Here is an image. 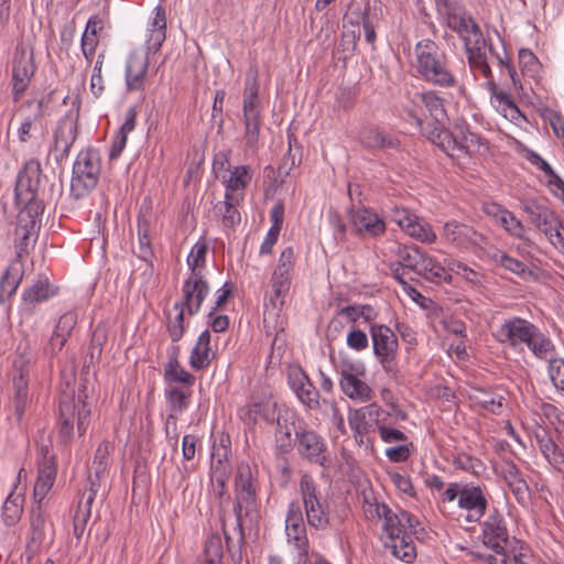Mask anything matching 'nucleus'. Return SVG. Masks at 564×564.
<instances>
[{"label":"nucleus","instance_id":"4c0bfd02","mask_svg":"<svg viewBox=\"0 0 564 564\" xmlns=\"http://www.w3.org/2000/svg\"><path fill=\"white\" fill-rule=\"evenodd\" d=\"M417 275L433 283L451 282V274L434 258L423 254L415 272Z\"/></svg>","mask_w":564,"mask_h":564},{"label":"nucleus","instance_id":"0e129e2a","mask_svg":"<svg viewBox=\"0 0 564 564\" xmlns=\"http://www.w3.org/2000/svg\"><path fill=\"white\" fill-rule=\"evenodd\" d=\"M547 371L553 386L564 395V358L551 359Z\"/></svg>","mask_w":564,"mask_h":564},{"label":"nucleus","instance_id":"f8f14e48","mask_svg":"<svg viewBox=\"0 0 564 564\" xmlns=\"http://www.w3.org/2000/svg\"><path fill=\"white\" fill-rule=\"evenodd\" d=\"M236 505L234 507L238 522L242 516L256 510L257 480L251 466L245 462L237 465L235 473Z\"/></svg>","mask_w":564,"mask_h":564},{"label":"nucleus","instance_id":"338daca9","mask_svg":"<svg viewBox=\"0 0 564 564\" xmlns=\"http://www.w3.org/2000/svg\"><path fill=\"white\" fill-rule=\"evenodd\" d=\"M362 410L369 423L372 424L373 430L377 429L379 431L380 425H386L388 423L390 414L376 403L362 406Z\"/></svg>","mask_w":564,"mask_h":564},{"label":"nucleus","instance_id":"58836bf2","mask_svg":"<svg viewBox=\"0 0 564 564\" xmlns=\"http://www.w3.org/2000/svg\"><path fill=\"white\" fill-rule=\"evenodd\" d=\"M210 333L204 330L196 341L189 357V365L195 370L207 368L213 359L210 356Z\"/></svg>","mask_w":564,"mask_h":564},{"label":"nucleus","instance_id":"ddd939ff","mask_svg":"<svg viewBox=\"0 0 564 564\" xmlns=\"http://www.w3.org/2000/svg\"><path fill=\"white\" fill-rule=\"evenodd\" d=\"M294 446L299 456L308 464L325 467L329 463L326 441L314 430L295 431Z\"/></svg>","mask_w":564,"mask_h":564},{"label":"nucleus","instance_id":"774afa93","mask_svg":"<svg viewBox=\"0 0 564 564\" xmlns=\"http://www.w3.org/2000/svg\"><path fill=\"white\" fill-rule=\"evenodd\" d=\"M492 259L496 263L516 274H521L525 270V264L523 262L508 256L505 251L497 250L492 254Z\"/></svg>","mask_w":564,"mask_h":564},{"label":"nucleus","instance_id":"b1692460","mask_svg":"<svg viewBox=\"0 0 564 564\" xmlns=\"http://www.w3.org/2000/svg\"><path fill=\"white\" fill-rule=\"evenodd\" d=\"M78 314L75 310L65 312L57 321L53 334L45 347V354L53 357L56 356L65 346L72 335L73 329L77 325Z\"/></svg>","mask_w":564,"mask_h":564},{"label":"nucleus","instance_id":"f257e3e1","mask_svg":"<svg viewBox=\"0 0 564 564\" xmlns=\"http://www.w3.org/2000/svg\"><path fill=\"white\" fill-rule=\"evenodd\" d=\"M294 250L285 248L278 260V264L270 279L272 292L265 299L263 311V324L267 329L283 330L284 322L281 313L285 297L291 289L292 272L294 268Z\"/></svg>","mask_w":564,"mask_h":564},{"label":"nucleus","instance_id":"603ef678","mask_svg":"<svg viewBox=\"0 0 564 564\" xmlns=\"http://www.w3.org/2000/svg\"><path fill=\"white\" fill-rule=\"evenodd\" d=\"M208 247L205 241H197L188 257L187 264L192 271L191 275H203Z\"/></svg>","mask_w":564,"mask_h":564},{"label":"nucleus","instance_id":"c85d7f7f","mask_svg":"<svg viewBox=\"0 0 564 564\" xmlns=\"http://www.w3.org/2000/svg\"><path fill=\"white\" fill-rule=\"evenodd\" d=\"M76 138L77 120L70 116L62 118L54 133V149L59 152V161L68 158Z\"/></svg>","mask_w":564,"mask_h":564},{"label":"nucleus","instance_id":"79ce46f5","mask_svg":"<svg viewBox=\"0 0 564 564\" xmlns=\"http://www.w3.org/2000/svg\"><path fill=\"white\" fill-rule=\"evenodd\" d=\"M391 252L397 257V263L413 272L417 269L419 262L423 257V252L415 245L395 243Z\"/></svg>","mask_w":564,"mask_h":564},{"label":"nucleus","instance_id":"9d476101","mask_svg":"<svg viewBox=\"0 0 564 564\" xmlns=\"http://www.w3.org/2000/svg\"><path fill=\"white\" fill-rule=\"evenodd\" d=\"M300 492L307 522L317 530H324L329 523L328 505L322 499L313 477L304 474L300 480Z\"/></svg>","mask_w":564,"mask_h":564},{"label":"nucleus","instance_id":"864d4df0","mask_svg":"<svg viewBox=\"0 0 564 564\" xmlns=\"http://www.w3.org/2000/svg\"><path fill=\"white\" fill-rule=\"evenodd\" d=\"M204 564H224V544L220 535L213 534L205 544Z\"/></svg>","mask_w":564,"mask_h":564},{"label":"nucleus","instance_id":"dca6fc26","mask_svg":"<svg viewBox=\"0 0 564 564\" xmlns=\"http://www.w3.org/2000/svg\"><path fill=\"white\" fill-rule=\"evenodd\" d=\"M496 471L512 492L517 502L528 506L531 498L530 487L520 468L511 459H503L496 466Z\"/></svg>","mask_w":564,"mask_h":564},{"label":"nucleus","instance_id":"3c124183","mask_svg":"<svg viewBox=\"0 0 564 564\" xmlns=\"http://www.w3.org/2000/svg\"><path fill=\"white\" fill-rule=\"evenodd\" d=\"M362 510L368 520H383L391 508L379 503L372 492H364Z\"/></svg>","mask_w":564,"mask_h":564},{"label":"nucleus","instance_id":"a878e982","mask_svg":"<svg viewBox=\"0 0 564 564\" xmlns=\"http://www.w3.org/2000/svg\"><path fill=\"white\" fill-rule=\"evenodd\" d=\"M183 297L184 301L180 302L184 304L189 315L196 314L202 306L203 301L209 293V285L204 279V275H189V278L183 284Z\"/></svg>","mask_w":564,"mask_h":564},{"label":"nucleus","instance_id":"f03ea898","mask_svg":"<svg viewBox=\"0 0 564 564\" xmlns=\"http://www.w3.org/2000/svg\"><path fill=\"white\" fill-rule=\"evenodd\" d=\"M417 74L427 83L440 87H454L456 77L448 67L445 53L430 39L416 43L414 47Z\"/></svg>","mask_w":564,"mask_h":564},{"label":"nucleus","instance_id":"4468645a","mask_svg":"<svg viewBox=\"0 0 564 564\" xmlns=\"http://www.w3.org/2000/svg\"><path fill=\"white\" fill-rule=\"evenodd\" d=\"M35 70L32 50L23 43H19L12 61V98L14 102L20 101L28 90Z\"/></svg>","mask_w":564,"mask_h":564},{"label":"nucleus","instance_id":"e2e57ef3","mask_svg":"<svg viewBox=\"0 0 564 564\" xmlns=\"http://www.w3.org/2000/svg\"><path fill=\"white\" fill-rule=\"evenodd\" d=\"M539 113L545 122L550 123L557 138H564V118L558 111L549 107H542L539 109Z\"/></svg>","mask_w":564,"mask_h":564},{"label":"nucleus","instance_id":"052dcab7","mask_svg":"<svg viewBox=\"0 0 564 564\" xmlns=\"http://www.w3.org/2000/svg\"><path fill=\"white\" fill-rule=\"evenodd\" d=\"M489 564H531V555L522 551L517 552L510 549L506 553H501L488 558Z\"/></svg>","mask_w":564,"mask_h":564},{"label":"nucleus","instance_id":"20e7f679","mask_svg":"<svg viewBox=\"0 0 564 564\" xmlns=\"http://www.w3.org/2000/svg\"><path fill=\"white\" fill-rule=\"evenodd\" d=\"M449 28L464 42L470 67L482 77L490 78L491 68L486 55L487 42L475 19L469 14L453 15L449 20Z\"/></svg>","mask_w":564,"mask_h":564},{"label":"nucleus","instance_id":"7c9ffc66","mask_svg":"<svg viewBox=\"0 0 564 564\" xmlns=\"http://www.w3.org/2000/svg\"><path fill=\"white\" fill-rule=\"evenodd\" d=\"M56 477V465L55 457L53 455L48 456L47 448L45 449V455L43 457L42 463L39 467V476L36 482L34 485V499L41 503L45 498L50 489L52 488Z\"/></svg>","mask_w":564,"mask_h":564},{"label":"nucleus","instance_id":"bf43d9fd","mask_svg":"<svg viewBox=\"0 0 564 564\" xmlns=\"http://www.w3.org/2000/svg\"><path fill=\"white\" fill-rule=\"evenodd\" d=\"M502 228L509 232L511 236L524 239L525 238V227L523 224L514 216L513 213L508 209L502 213V216L497 221Z\"/></svg>","mask_w":564,"mask_h":564},{"label":"nucleus","instance_id":"c9c22d12","mask_svg":"<svg viewBox=\"0 0 564 564\" xmlns=\"http://www.w3.org/2000/svg\"><path fill=\"white\" fill-rule=\"evenodd\" d=\"M24 264L20 259H13L0 280V301L11 297L22 282Z\"/></svg>","mask_w":564,"mask_h":564},{"label":"nucleus","instance_id":"39448f33","mask_svg":"<svg viewBox=\"0 0 564 564\" xmlns=\"http://www.w3.org/2000/svg\"><path fill=\"white\" fill-rule=\"evenodd\" d=\"M427 139L452 159L471 156L475 153H482L488 150L487 142L480 135L458 124L454 127V131L435 126L431 131H427Z\"/></svg>","mask_w":564,"mask_h":564},{"label":"nucleus","instance_id":"cd10ccee","mask_svg":"<svg viewBox=\"0 0 564 564\" xmlns=\"http://www.w3.org/2000/svg\"><path fill=\"white\" fill-rule=\"evenodd\" d=\"M59 288L50 281L46 274H39L37 279L23 291V304L30 308L39 303L48 301L57 295Z\"/></svg>","mask_w":564,"mask_h":564},{"label":"nucleus","instance_id":"f3484780","mask_svg":"<svg viewBox=\"0 0 564 564\" xmlns=\"http://www.w3.org/2000/svg\"><path fill=\"white\" fill-rule=\"evenodd\" d=\"M41 216L20 209L14 229L15 259L22 261V258L29 253L31 243L36 239Z\"/></svg>","mask_w":564,"mask_h":564},{"label":"nucleus","instance_id":"a19ab883","mask_svg":"<svg viewBox=\"0 0 564 564\" xmlns=\"http://www.w3.org/2000/svg\"><path fill=\"white\" fill-rule=\"evenodd\" d=\"M339 386L343 393L354 401L368 402L375 395L372 389L358 377L339 380Z\"/></svg>","mask_w":564,"mask_h":564},{"label":"nucleus","instance_id":"c03bdc74","mask_svg":"<svg viewBox=\"0 0 564 564\" xmlns=\"http://www.w3.org/2000/svg\"><path fill=\"white\" fill-rule=\"evenodd\" d=\"M384 546L387 549H390L391 553L395 557H398L406 563H411L416 556L415 546L412 541V534L404 535V536L399 538L392 542L384 541Z\"/></svg>","mask_w":564,"mask_h":564},{"label":"nucleus","instance_id":"f704fd0d","mask_svg":"<svg viewBox=\"0 0 564 564\" xmlns=\"http://www.w3.org/2000/svg\"><path fill=\"white\" fill-rule=\"evenodd\" d=\"M535 440L539 448L545 459L560 473H564V452L549 435V433L541 429L535 432Z\"/></svg>","mask_w":564,"mask_h":564},{"label":"nucleus","instance_id":"c756f323","mask_svg":"<svg viewBox=\"0 0 564 564\" xmlns=\"http://www.w3.org/2000/svg\"><path fill=\"white\" fill-rule=\"evenodd\" d=\"M412 102L424 106L427 128L442 127L441 121L445 117V109L443 100L434 91L415 93L412 97Z\"/></svg>","mask_w":564,"mask_h":564},{"label":"nucleus","instance_id":"a211bd4d","mask_svg":"<svg viewBox=\"0 0 564 564\" xmlns=\"http://www.w3.org/2000/svg\"><path fill=\"white\" fill-rule=\"evenodd\" d=\"M419 521L400 508L397 510H390L383 519L382 534L384 541H394L404 535L413 534Z\"/></svg>","mask_w":564,"mask_h":564},{"label":"nucleus","instance_id":"aec40b11","mask_svg":"<svg viewBox=\"0 0 564 564\" xmlns=\"http://www.w3.org/2000/svg\"><path fill=\"white\" fill-rule=\"evenodd\" d=\"M253 171L249 165H237L227 169V173L221 175L226 199L243 200L245 191L251 183Z\"/></svg>","mask_w":564,"mask_h":564},{"label":"nucleus","instance_id":"473e14b6","mask_svg":"<svg viewBox=\"0 0 564 564\" xmlns=\"http://www.w3.org/2000/svg\"><path fill=\"white\" fill-rule=\"evenodd\" d=\"M523 210L528 214L531 223L543 234L551 231V226H555L557 217L545 205L534 199H529L523 204Z\"/></svg>","mask_w":564,"mask_h":564},{"label":"nucleus","instance_id":"5fc2aeb1","mask_svg":"<svg viewBox=\"0 0 564 564\" xmlns=\"http://www.w3.org/2000/svg\"><path fill=\"white\" fill-rule=\"evenodd\" d=\"M360 39V28L358 23L348 21L344 24L341 40L338 50L341 52L351 53L356 50L357 42Z\"/></svg>","mask_w":564,"mask_h":564},{"label":"nucleus","instance_id":"6ab92c4d","mask_svg":"<svg viewBox=\"0 0 564 564\" xmlns=\"http://www.w3.org/2000/svg\"><path fill=\"white\" fill-rule=\"evenodd\" d=\"M442 239L456 247L469 248L481 246L485 237L467 224L457 220L447 221L441 234Z\"/></svg>","mask_w":564,"mask_h":564},{"label":"nucleus","instance_id":"bb28decb","mask_svg":"<svg viewBox=\"0 0 564 564\" xmlns=\"http://www.w3.org/2000/svg\"><path fill=\"white\" fill-rule=\"evenodd\" d=\"M349 218L358 234L379 237L386 232V223L368 208L351 209Z\"/></svg>","mask_w":564,"mask_h":564},{"label":"nucleus","instance_id":"2eb2a0df","mask_svg":"<svg viewBox=\"0 0 564 564\" xmlns=\"http://www.w3.org/2000/svg\"><path fill=\"white\" fill-rule=\"evenodd\" d=\"M51 101V96L46 95L41 98H29L18 107L17 111L23 117L18 129V137L21 143L28 142L32 137L31 130L35 123L50 115Z\"/></svg>","mask_w":564,"mask_h":564},{"label":"nucleus","instance_id":"e433bc0d","mask_svg":"<svg viewBox=\"0 0 564 564\" xmlns=\"http://www.w3.org/2000/svg\"><path fill=\"white\" fill-rule=\"evenodd\" d=\"M192 394V389L175 386L165 389V398L171 411L166 417V426L171 423L176 424V414L182 413L188 408Z\"/></svg>","mask_w":564,"mask_h":564},{"label":"nucleus","instance_id":"1a4fd4ad","mask_svg":"<svg viewBox=\"0 0 564 564\" xmlns=\"http://www.w3.org/2000/svg\"><path fill=\"white\" fill-rule=\"evenodd\" d=\"M90 405L80 395L76 401L74 397L63 394L58 406L59 437L62 441L67 443L72 440L75 423L78 435L82 436L90 423Z\"/></svg>","mask_w":564,"mask_h":564},{"label":"nucleus","instance_id":"9b49d317","mask_svg":"<svg viewBox=\"0 0 564 564\" xmlns=\"http://www.w3.org/2000/svg\"><path fill=\"white\" fill-rule=\"evenodd\" d=\"M481 542L490 551L478 552L477 556L489 564V557L506 553L512 546L503 517L496 510L482 524Z\"/></svg>","mask_w":564,"mask_h":564},{"label":"nucleus","instance_id":"69168bd1","mask_svg":"<svg viewBox=\"0 0 564 564\" xmlns=\"http://www.w3.org/2000/svg\"><path fill=\"white\" fill-rule=\"evenodd\" d=\"M90 510L91 508L84 506L82 501L78 503L73 519V533L77 540L82 539L86 530L87 522L90 518Z\"/></svg>","mask_w":564,"mask_h":564},{"label":"nucleus","instance_id":"49530a36","mask_svg":"<svg viewBox=\"0 0 564 564\" xmlns=\"http://www.w3.org/2000/svg\"><path fill=\"white\" fill-rule=\"evenodd\" d=\"M288 542L293 544L297 551V563L306 564L308 561L310 543L306 534V528L301 527L292 530H285Z\"/></svg>","mask_w":564,"mask_h":564},{"label":"nucleus","instance_id":"423d86ee","mask_svg":"<svg viewBox=\"0 0 564 564\" xmlns=\"http://www.w3.org/2000/svg\"><path fill=\"white\" fill-rule=\"evenodd\" d=\"M259 72L256 67L248 69L243 88L242 112L247 148L256 149L260 137L261 100L259 97Z\"/></svg>","mask_w":564,"mask_h":564},{"label":"nucleus","instance_id":"2f4dec72","mask_svg":"<svg viewBox=\"0 0 564 564\" xmlns=\"http://www.w3.org/2000/svg\"><path fill=\"white\" fill-rule=\"evenodd\" d=\"M370 336L376 357L398 352V338L390 327L383 324H372Z\"/></svg>","mask_w":564,"mask_h":564},{"label":"nucleus","instance_id":"412c9836","mask_svg":"<svg viewBox=\"0 0 564 564\" xmlns=\"http://www.w3.org/2000/svg\"><path fill=\"white\" fill-rule=\"evenodd\" d=\"M535 325L520 317H512L505 321L497 330V338L502 344L517 347L520 344H528Z\"/></svg>","mask_w":564,"mask_h":564},{"label":"nucleus","instance_id":"6e6d98bb","mask_svg":"<svg viewBox=\"0 0 564 564\" xmlns=\"http://www.w3.org/2000/svg\"><path fill=\"white\" fill-rule=\"evenodd\" d=\"M348 422L350 429L355 433V437H360V442H362V436L373 431L372 424L369 423L362 408L351 412L348 416Z\"/></svg>","mask_w":564,"mask_h":564},{"label":"nucleus","instance_id":"72a5a7b5","mask_svg":"<svg viewBox=\"0 0 564 564\" xmlns=\"http://www.w3.org/2000/svg\"><path fill=\"white\" fill-rule=\"evenodd\" d=\"M180 347H173V354L164 368V381L170 386L180 383L185 389H192L195 383V376L186 371L178 362Z\"/></svg>","mask_w":564,"mask_h":564},{"label":"nucleus","instance_id":"37998d69","mask_svg":"<svg viewBox=\"0 0 564 564\" xmlns=\"http://www.w3.org/2000/svg\"><path fill=\"white\" fill-rule=\"evenodd\" d=\"M360 139L362 145L369 149L395 148L398 145L395 139L375 128L365 129L361 132Z\"/></svg>","mask_w":564,"mask_h":564},{"label":"nucleus","instance_id":"de8ad7c7","mask_svg":"<svg viewBox=\"0 0 564 564\" xmlns=\"http://www.w3.org/2000/svg\"><path fill=\"white\" fill-rule=\"evenodd\" d=\"M22 502L23 499L20 496L10 495L6 499L2 506L1 518L8 527L15 525L20 521L23 513Z\"/></svg>","mask_w":564,"mask_h":564},{"label":"nucleus","instance_id":"7ed1b4c3","mask_svg":"<svg viewBox=\"0 0 564 564\" xmlns=\"http://www.w3.org/2000/svg\"><path fill=\"white\" fill-rule=\"evenodd\" d=\"M456 507L460 511L458 519L464 517L467 522H478L486 513L488 501L479 486L452 482L441 497L442 512L454 513Z\"/></svg>","mask_w":564,"mask_h":564},{"label":"nucleus","instance_id":"6e6552de","mask_svg":"<svg viewBox=\"0 0 564 564\" xmlns=\"http://www.w3.org/2000/svg\"><path fill=\"white\" fill-rule=\"evenodd\" d=\"M101 159L97 150H82L73 164L70 195L79 199L88 195L98 184Z\"/></svg>","mask_w":564,"mask_h":564},{"label":"nucleus","instance_id":"393cba45","mask_svg":"<svg viewBox=\"0 0 564 564\" xmlns=\"http://www.w3.org/2000/svg\"><path fill=\"white\" fill-rule=\"evenodd\" d=\"M29 359L20 356L13 361L18 375L13 376V402L18 416H22L29 402Z\"/></svg>","mask_w":564,"mask_h":564},{"label":"nucleus","instance_id":"0eeeda50","mask_svg":"<svg viewBox=\"0 0 564 564\" xmlns=\"http://www.w3.org/2000/svg\"><path fill=\"white\" fill-rule=\"evenodd\" d=\"M41 163L39 160L31 159L25 162L23 169L19 172L14 187V202L18 208L26 209L28 213L42 215L44 204L37 198V191L41 183Z\"/></svg>","mask_w":564,"mask_h":564},{"label":"nucleus","instance_id":"ea45409f","mask_svg":"<svg viewBox=\"0 0 564 564\" xmlns=\"http://www.w3.org/2000/svg\"><path fill=\"white\" fill-rule=\"evenodd\" d=\"M527 347L536 358L547 360V362L556 357V349L554 344L538 327H535L534 332L532 333Z\"/></svg>","mask_w":564,"mask_h":564},{"label":"nucleus","instance_id":"4d7b16f0","mask_svg":"<svg viewBox=\"0 0 564 564\" xmlns=\"http://www.w3.org/2000/svg\"><path fill=\"white\" fill-rule=\"evenodd\" d=\"M110 454V443L109 442H101L95 453L94 462L91 465V469L95 473V476L99 478H104L107 466H108V458Z\"/></svg>","mask_w":564,"mask_h":564},{"label":"nucleus","instance_id":"5701e85b","mask_svg":"<svg viewBox=\"0 0 564 564\" xmlns=\"http://www.w3.org/2000/svg\"><path fill=\"white\" fill-rule=\"evenodd\" d=\"M149 68L148 52H132L126 66V85L128 91H143L145 88Z\"/></svg>","mask_w":564,"mask_h":564},{"label":"nucleus","instance_id":"a18cd8bd","mask_svg":"<svg viewBox=\"0 0 564 564\" xmlns=\"http://www.w3.org/2000/svg\"><path fill=\"white\" fill-rule=\"evenodd\" d=\"M241 200L224 199L215 205V213L221 217V224L225 228H234L241 220L237 206Z\"/></svg>","mask_w":564,"mask_h":564},{"label":"nucleus","instance_id":"4be33fe9","mask_svg":"<svg viewBox=\"0 0 564 564\" xmlns=\"http://www.w3.org/2000/svg\"><path fill=\"white\" fill-rule=\"evenodd\" d=\"M288 382L303 404L310 409L318 406V391L301 367H289Z\"/></svg>","mask_w":564,"mask_h":564},{"label":"nucleus","instance_id":"13d9d810","mask_svg":"<svg viewBox=\"0 0 564 564\" xmlns=\"http://www.w3.org/2000/svg\"><path fill=\"white\" fill-rule=\"evenodd\" d=\"M174 311L176 312V315L173 319H169L167 322V330L171 337V340L173 343L178 341L185 332L184 326V304L175 303L174 304Z\"/></svg>","mask_w":564,"mask_h":564},{"label":"nucleus","instance_id":"09e8293b","mask_svg":"<svg viewBox=\"0 0 564 564\" xmlns=\"http://www.w3.org/2000/svg\"><path fill=\"white\" fill-rule=\"evenodd\" d=\"M138 257L144 261H150L153 251L151 247L150 224L144 218L138 220Z\"/></svg>","mask_w":564,"mask_h":564},{"label":"nucleus","instance_id":"8fccbe9b","mask_svg":"<svg viewBox=\"0 0 564 564\" xmlns=\"http://www.w3.org/2000/svg\"><path fill=\"white\" fill-rule=\"evenodd\" d=\"M404 231L410 237L423 243H434L437 239L432 227L425 221H421L416 216L414 217V221H411L410 225L406 224V229Z\"/></svg>","mask_w":564,"mask_h":564},{"label":"nucleus","instance_id":"680f3d73","mask_svg":"<svg viewBox=\"0 0 564 564\" xmlns=\"http://www.w3.org/2000/svg\"><path fill=\"white\" fill-rule=\"evenodd\" d=\"M503 400L502 395L487 392H480L478 395H475V402L492 414H500L502 412Z\"/></svg>","mask_w":564,"mask_h":564}]
</instances>
